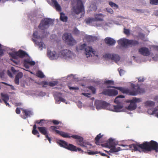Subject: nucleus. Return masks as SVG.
I'll return each instance as SVG.
<instances>
[{
  "label": "nucleus",
  "instance_id": "nucleus-1",
  "mask_svg": "<svg viewBox=\"0 0 158 158\" xmlns=\"http://www.w3.org/2000/svg\"><path fill=\"white\" fill-rule=\"evenodd\" d=\"M129 146L132 150L138 151L140 152H150L152 150L158 152V143L154 140L145 141L141 144H132Z\"/></svg>",
  "mask_w": 158,
  "mask_h": 158
},
{
  "label": "nucleus",
  "instance_id": "nucleus-2",
  "mask_svg": "<svg viewBox=\"0 0 158 158\" xmlns=\"http://www.w3.org/2000/svg\"><path fill=\"white\" fill-rule=\"evenodd\" d=\"M114 87L119 90L123 94L133 96L139 94L143 93L145 92L144 89L140 88L138 84L136 85L132 84L131 85V88L129 89L121 87Z\"/></svg>",
  "mask_w": 158,
  "mask_h": 158
},
{
  "label": "nucleus",
  "instance_id": "nucleus-3",
  "mask_svg": "<svg viewBox=\"0 0 158 158\" xmlns=\"http://www.w3.org/2000/svg\"><path fill=\"white\" fill-rule=\"evenodd\" d=\"M72 4L74 5L73 8V12L77 15H78L81 13L82 15L78 18H81L83 16V13L84 14V8L83 4L81 0H73Z\"/></svg>",
  "mask_w": 158,
  "mask_h": 158
},
{
  "label": "nucleus",
  "instance_id": "nucleus-4",
  "mask_svg": "<svg viewBox=\"0 0 158 158\" xmlns=\"http://www.w3.org/2000/svg\"><path fill=\"white\" fill-rule=\"evenodd\" d=\"M117 143L114 139L110 138L106 143L102 144V146H104L106 147L111 148L110 150L109 151H105L106 152L110 154L109 152L113 153L118 152L121 150V148L120 147L117 148L115 147Z\"/></svg>",
  "mask_w": 158,
  "mask_h": 158
},
{
  "label": "nucleus",
  "instance_id": "nucleus-5",
  "mask_svg": "<svg viewBox=\"0 0 158 158\" xmlns=\"http://www.w3.org/2000/svg\"><path fill=\"white\" fill-rule=\"evenodd\" d=\"M57 143L61 147L64 148L71 151L77 152V151H78L79 152H80V153H83L84 152L81 148H77L76 146L72 144L68 143L65 141L60 140H59Z\"/></svg>",
  "mask_w": 158,
  "mask_h": 158
},
{
  "label": "nucleus",
  "instance_id": "nucleus-6",
  "mask_svg": "<svg viewBox=\"0 0 158 158\" xmlns=\"http://www.w3.org/2000/svg\"><path fill=\"white\" fill-rule=\"evenodd\" d=\"M69 137L66 138H70L72 137L73 139H76V142L77 144L81 147L86 148L87 146L90 145L89 142L84 140V138L81 136L77 135H73L70 136L69 135Z\"/></svg>",
  "mask_w": 158,
  "mask_h": 158
},
{
  "label": "nucleus",
  "instance_id": "nucleus-7",
  "mask_svg": "<svg viewBox=\"0 0 158 158\" xmlns=\"http://www.w3.org/2000/svg\"><path fill=\"white\" fill-rule=\"evenodd\" d=\"M118 44H121L123 47H127L128 46H135L138 45V41L134 40H129L126 39H120L118 41Z\"/></svg>",
  "mask_w": 158,
  "mask_h": 158
},
{
  "label": "nucleus",
  "instance_id": "nucleus-8",
  "mask_svg": "<svg viewBox=\"0 0 158 158\" xmlns=\"http://www.w3.org/2000/svg\"><path fill=\"white\" fill-rule=\"evenodd\" d=\"M53 21L49 18H46L43 19L39 24L38 27L39 29L44 30L48 28L50 24H52Z\"/></svg>",
  "mask_w": 158,
  "mask_h": 158
},
{
  "label": "nucleus",
  "instance_id": "nucleus-9",
  "mask_svg": "<svg viewBox=\"0 0 158 158\" xmlns=\"http://www.w3.org/2000/svg\"><path fill=\"white\" fill-rule=\"evenodd\" d=\"M62 38L69 45L73 46L76 43V40L70 33H64Z\"/></svg>",
  "mask_w": 158,
  "mask_h": 158
},
{
  "label": "nucleus",
  "instance_id": "nucleus-10",
  "mask_svg": "<svg viewBox=\"0 0 158 158\" xmlns=\"http://www.w3.org/2000/svg\"><path fill=\"white\" fill-rule=\"evenodd\" d=\"M9 55L12 58L17 59L19 57L21 58H23L27 55V54L24 51L20 49L18 52H10L9 53Z\"/></svg>",
  "mask_w": 158,
  "mask_h": 158
},
{
  "label": "nucleus",
  "instance_id": "nucleus-11",
  "mask_svg": "<svg viewBox=\"0 0 158 158\" xmlns=\"http://www.w3.org/2000/svg\"><path fill=\"white\" fill-rule=\"evenodd\" d=\"M94 104L97 110L106 109L110 105L109 103L105 101L99 100H96Z\"/></svg>",
  "mask_w": 158,
  "mask_h": 158
},
{
  "label": "nucleus",
  "instance_id": "nucleus-12",
  "mask_svg": "<svg viewBox=\"0 0 158 158\" xmlns=\"http://www.w3.org/2000/svg\"><path fill=\"white\" fill-rule=\"evenodd\" d=\"M102 94L109 96H114L118 94V91L117 90L113 89H104Z\"/></svg>",
  "mask_w": 158,
  "mask_h": 158
},
{
  "label": "nucleus",
  "instance_id": "nucleus-13",
  "mask_svg": "<svg viewBox=\"0 0 158 158\" xmlns=\"http://www.w3.org/2000/svg\"><path fill=\"white\" fill-rule=\"evenodd\" d=\"M49 130L52 132H55L56 134L60 135L64 138L70 137L69 136V134L68 133L55 129V126H51L50 127Z\"/></svg>",
  "mask_w": 158,
  "mask_h": 158
},
{
  "label": "nucleus",
  "instance_id": "nucleus-14",
  "mask_svg": "<svg viewBox=\"0 0 158 158\" xmlns=\"http://www.w3.org/2000/svg\"><path fill=\"white\" fill-rule=\"evenodd\" d=\"M104 57L114 60L116 62L119 60L120 59L119 56L114 54H106L104 56Z\"/></svg>",
  "mask_w": 158,
  "mask_h": 158
},
{
  "label": "nucleus",
  "instance_id": "nucleus-15",
  "mask_svg": "<svg viewBox=\"0 0 158 158\" xmlns=\"http://www.w3.org/2000/svg\"><path fill=\"white\" fill-rule=\"evenodd\" d=\"M85 54L87 56V57L88 58L90 56H92V55H95L96 52L92 48V47L87 46L85 48Z\"/></svg>",
  "mask_w": 158,
  "mask_h": 158
},
{
  "label": "nucleus",
  "instance_id": "nucleus-16",
  "mask_svg": "<svg viewBox=\"0 0 158 158\" xmlns=\"http://www.w3.org/2000/svg\"><path fill=\"white\" fill-rule=\"evenodd\" d=\"M61 55L64 57L70 58L72 55V52L67 49L64 50L60 51Z\"/></svg>",
  "mask_w": 158,
  "mask_h": 158
},
{
  "label": "nucleus",
  "instance_id": "nucleus-17",
  "mask_svg": "<svg viewBox=\"0 0 158 158\" xmlns=\"http://www.w3.org/2000/svg\"><path fill=\"white\" fill-rule=\"evenodd\" d=\"M139 52L141 54L144 56H148L150 54L148 49L146 47H142L139 48Z\"/></svg>",
  "mask_w": 158,
  "mask_h": 158
},
{
  "label": "nucleus",
  "instance_id": "nucleus-18",
  "mask_svg": "<svg viewBox=\"0 0 158 158\" xmlns=\"http://www.w3.org/2000/svg\"><path fill=\"white\" fill-rule=\"evenodd\" d=\"M104 41L106 44L109 46L114 45L116 42V41L113 39L108 37L105 38Z\"/></svg>",
  "mask_w": 158,
  "mask_h": 158
},
{
  "label": "nucleus",
  "instance_id": "nucleus-19",
  "mask_svg": "<svg viewBox=\"0 0 158 158\" xmlns=\"http://www.w3.org/2000/svg\"><path fill=\"white\" fill-rule=\"evenodd\" d=\"M47 54L48 56L51 59H56L57 57V55L55 51L52 52L50 50H48Z\"/></svg>",
  "mask_w": 158,
  "mask_h": 158
},
{
  "label": "nucleus",
  "instance_id": "nucleus-20",
  "mask_svg": "<svg viewBox=\"0 0 158 158\" xmlns=\"http://www.w3.org/2000/svg\"><path fill=\"white\" fill-rule=\"evenodd\" d=\"M38 129L39 131L43 135H46L47 133L48 132V129L47 127H38Z\"/></svg>",
  "mask_w": 158,
  "mask_h": 158
},
{
  "label": "nucleus",
  "instance_id": "nucleus-21",
  "mask_svg": "<svg viewBox=\"0 0 158 158\" xmlns=\"http://www.w3.org/2000/svg\"><path fill=\"white\" fill-rule=\"evenodd\" d=\"M95 21H102L103 20V18L104 15L102 14H96L94 15Z\"/></svg>",
  "mask_w": 158,
  "mask_h": 158
},
{
  "label": "nucleus",
  "instance_id": "nucleus-22",
  "mask_svg": "<svg viewBox=\"0 0 158 158\" xmlns=\"http://www.w3.org/2000/svg\"><path fill=\"white\" fill-rule=\"evenodd\" d=\"M23 112L24 115L23 118L24 119L26 118L27 117L32 115V112L27 110L23 109Z\"/></svg>",
  "mask_w": 158,
  "mask_h": 158
},
{
  "label": "nucleus",
  "instance_id": "nucleus-23",
  "mask_svg": "<svg viewBox=\"0 0 158 158\" xmlns=\"http://www.w3.org/2000/svg\"><path fill=\"white\" fill-rule=\"evenodd\" d=\"M23 76V73L22 72L18 73L16 76L15 79V83L17 85L19 84V79Z\"/></svg>",
  "mask_w": 158,
  "mask_h": 158
},
{
  "label": "nucleus",
  "instance_id": "nucleus-24",
  "mask_svg": "<svg viewBox=\"0 0 158 158\" xmlns=\"http://www.w3.org/2000/svg\"><path fill=\"white\" fill-rule=\"evenodd\" d=\"M32 40L39 46V48H41V50L43 48H44L45 47V44L42 41H40V42H37L33 38L32 39Z\"/></svg>",
  "mask_w": 158,
  "mask_h": 158
},
{
  "label": "nucleus",
  "instance_id": "nucleus-25",
  "mask_svg": "<svg viewBox=\"0 0 158 158\" xmlns=\"http://www.w3.org/2000/svg\"><path fill=\"white\" fill-rule=\"evenodd\" d=\"M86 38L88 42H94L96 41L98 39L97 37L93 36L91 35H88L86 36Z\"/></svg>",
  "mask_w": 158,
  "mask_h": 158
},
{
  "label": "nucleus",
  "instance_id": "nucleus-26",
  "mask_svg": "<svg viewBox=\"0 0 158 158\" xmlns=\"http://www.w3.org/2000/svg\"><path fill=\"white\" fill-rule=\"evenodd\" d=\"M52 4H54L56 10L58 11H61V8L60 5L56 0H52Z\"/></svg>",
  "mask_w": 158,
  "mask_h": 158
},
{
  "label": "nucleus",
  "instance_id": "nucleus-27",
  "mask_svg": "<svg viewBox=\"0 0 158 158\" xmlns=\"http://www.w3.org/2000/svg\"><path fill=\"white\" fill-rule=\"evenodd\" d=\"M142 99L140 98H137L136 97L133 98L132 99L129 100L127 101V102L135 103H139L141 102Z\"/></svg>",
  "mask_w": 158,
  "mask_h": 158
},
{
  "label": "nucleus",
  "instance_id": "nucleus-28",
  "mask_svg": "<svg viewBox=\"0 0 158 158\" xmlns=\"http://www.w3.org/2000/svg\"><path fill=\"white\" fill-rule=\"evenodd\" d=\"M125 97L123 95H119L114 100V102L117 104H122L120 98H124Z\"/></svg>",
  "mask_w": 158,
  "mask_h": 158
},
{
  "label": "nucleus",
  "instance_id": "nucleus-29",
  "mask_svg": "<svg viewBox=\"0 0 158 158\" xmlns=\"http://www.w3.org/2000/svg\"><path fill=\"white\" fill-rule=\"evenodd\" d=\"M114 111L118 112L121 111V109L123 108L122 104H117V105L113 106Z\"/></svg>",
  "mask_w": 158,
  "mask_h": 158
},
{
  "label": "nucleus",
  "instance_id": "nucleus-30",
  "mask_svg": "<svg viewBox=\"0 0 158 158\" xmlns=\"http://www.w3.org/2000/svg\"><path fill=\"white\" fill-rule=\"evenodd\" d=\"M137 105L133 103H130V104L127 106V109L130 110H133L136 109Z\"/></svg>",
  "mask_w": 158,
  "mask_h": 158
},
{
  "label": "nucleus",
  "instance_id": "nucleus-31",
  "mask_svg": "<svg viewBox=\"0 0 158 158\" xmlns=\"http://www.w3.org/2000/svg\"><path fill=\"white\" fill-rule=\"evenodd\" d=\"M1 97L2 98V100L4 102L8 101L9 100V96L7 94H4L1 93Z\"/></svg>",
  "mask_w": 158,
  "mask_h": 158
},
{
  "label": "nucleus",
  "instance_id": "nucleus-32",
  "mask_svg": "<svg viewBox=\"0 0 158 158\" xmlns=\"http://www.w3.org/2000/svg\"><path fill=\"white\" fill-rule=\"evenodd\" d=\"M60 20L64 22H66L67 21L68 17L65 16V14L62 12L60 13Z\"/></svg>",
  "mask_w": 158,
  "mask_h": 158
},
{
  "label": "nucleus",
  "instance_id": "nucleus-33",
  "mask_svg": "<svg viewBox=\"0 0 158 158\" xmlns=\"http://www.w3.org/2000/svg\"><path fill=\"white\" fill-rule=\"evenodd\" d=\"M103 135H101V134L98 135L95 138V143L97 145H100L99 140L101 138Z\"/></svg>",
  "mask_w": 158,
  "mask_h": 158
},
{
  "label": "nucleus",
  "instance_id": "nucleus-34",
  "mask_svg": "<svg viewBox=\"0 0 158 158\" xmlns=\"http://www.w3.org/2000/svg\"><path fill=\"white\" fill-rule=\"evenodd\" d=\"M145 104L146 106H152L154 105L155 102L153 101H148L145 102Z\"/></svg>",
  "mask_w": 158,
  "mask_h": 158
},
{
  "label": "nucleus",
  "instance_id": "nucleus-35",
  "mask_svg": "<svg viewBox=\"0 0 158 158\" xmlns=\"http://www.w3.org/2000/svg\"><path fill=\"white\" fill-rule=\"evenodd\" d=\"M86 44H83L77 47H76V49L77 50H82L84 49H85V48L86 47Z\"/></svg>",
  "mask_w": 158,
  "mask_h": 158
},
{
  "label": "nucleus",
  "instance_id": "nucleus-36",
  "mask_svg": "<svg viewBox=\"0 0 158 158\" xmlns=\"http://www.w3.org/2000/svg\"><path fill=\"white\" fill-rule=\"evenodd\" d=\"M37 127L36 124H34L33 126V129L32 131V133L34 135H36L37 134H39V132L36 130Z\"/></svg>",
  "mask_w": 158,
  "mask_h": 158
},
{
  "label": "nucleus",
  "instance_id": "nucleus-37",
  "mask_svg": "<svg viewBox=\"0 0 158 158\" xmlns=\"http://www.w3.org/2000/svg\"><path fill=\"white\" fill-rule=\"evenodd\" d=\"M86 23L89 24L95 21V19L93 18H89L85 19Z\"/></svg>",
  "mask_w": 158,
  "mask_h": 158
},
{
  "label": "nucleus",
  "instance_id": "nucleus-38",
  "mask_svg": "<svg viewBox=\"0 0 158 158\" xmlns=\"http://www.w3.org/2000/svg\"><path fill=\"white\" fill-rule=\"evenodd\" d=\"M88 88L92 92L93 94H94L96 93V89L94 87L92 86H88Z\"/></svg>",
  "mask_w": 158,
  "mask_h": 158
},
{
  "label": "nucleus",
  "instance_id": "nucleus-39",
  "mask_svg": "<svg viewBox=\"0 0 158 158\" xmlns=\"http://www.w3.org/2000/svg\"><path fill=\"white\" fill-rule=\"evenodd\" d=\"M109 5L112 7H115L116 9H117L118 8V6L115 3L113 2H109Z\"/></svg>",
  "mask_w": 158,
  "mask_h": 158
},
{
  "label": "nucleus",
  "instance_id": "nucleus-40",
  "mask_svg": "<svg viewBox=\"0 0 158 158\" xmlns=\"http://www.w3.org/2000/svg\"><path fill=\"white\" fill-rule=\"evenodd\" d=\"M36 75L38 77L41 78L44 77L43 73L40 71H39L37 73Z\"/></svg>",
  "mask_w": 158,
  "mask_h": 158
},
{
  "label": "nucleus",
  "instance_id": "nucleus-41",
  "mask_svg": "<svg viewBox=\"0 0 158 158\" xmlns=\"http://www.w3.org/2000/svg\"><path fill=\"white\" fill-rule=\"evenodd\" d=\"M58 83L57 81H53L52 82H50L48 83V85L51 87H53L56 85Z\"/></svg>",
  "mask_w": 158,
  "mask_h": 158
},
{
  "label": "nucleus",
  "instance_id": "nucleus-42",
  "mask_svg": "<svg viewBox=\"0 0 158 158\" xmlns=\"http://www.w3.org/2000/svg\"><path fill=\"white\" fill-rule=\"evenodd\" d=\"M104 83L106 85H114V82L112 80H108L105 81Z\"/></svg>",
  "mask_w": 158,
  "mask_h": 158
},
{
  "label": "nucleus",
  "instance_id": "nucleus-43",
  "mask_svg": "<svg viewBox=\"0 0 158 158\" xmlns=\"http://www.w3.org/2000/svg\"><path fill=\"white\" fill-rule=\"evenodd\" d=\"M58 102L61 101L65 103L66 104H67V102L66 100L63 98L60 97H58Z\"/></svg>",
  "mask_w": 158,
  "mask_h": 158
},
{
  "label": "nucleus",
  "instance_id": "nucleus-44",
  "mask_svg": "<svg viewBox=\"0 0 158 158\" xmlns=\"http://www.w3.org/2000/svg\"><path fill=\"white\" fill-rule=\"evenodd\" d=\"M85 153H87L89 155H94L98 153V151H95V152L92 151H90L89 152H85Z\"/></svg>",
  "mask_w": 158,
  "mask_h": 158
},
{
  "label": "nucleus",
  "instance_id": "nucleus-45",
  "mask_svg": "<svg viewBox=\"0 0 158 158\" xmlns=\"http://www.w3.org/2000/svg\"><path fill=\"white\" fill-rule=\"evenodd\" d=\"M33 37L36 39H38L40 37V36L38 35V32L37 31H34L33 34Z\"/></svg>",
  "mask_w": 158,
  "mask_h": 158
},
{
  "label": "nucleus",
  "instance_id": "nucleus-46",
  "mask_svg": "<svg viewBox=\"0 0 158 158\" xmlns=\"http://www.w3.org/2000/svg\"><path fill=\"white\" fill-rule=\"evenodd\" d=\"M150 3L152 5H158V0H150Z\"/></svg>",
  "mask_w": 158,
  "mask_h": 158
},
{
  "label": "nucleus",
  "instance_id": "nucleus-47",
  "mask_svg": "<svg viewBox=\"0 0 158 158\" xmlns=\"http://www.w3.org/2000/svg\"><path fill=\"white\" fill-rule=\"evenodd\" d=\"M49 122H52L54 125H58L60 123V122L55 120H50Z\"/></svg>",
  "mask_w": 158,
  "mask_h": 158
},
{
  "label": "nucleus",
  "instance_id": "nucleus-48",
  "mask_svg": "<svg viewBox=\"0 0 158 158\" xmlns=\"http://www.w3.org/2000/svg\"><path fill=\"white\" fill-rule=\"evenodd\" d=\"M27 63H28L29 64L32 66L35 64V63L34 61H30V60H27Z\"/></svg>",
  "mask_w": 158,
  "mask_h": 158
},
{
  "label": "nucleus",
  "instance_id": "nucleus-49",
  "mask_svg": "<svg viewBox=\"0 0 158 158\" xmlns=\"http://www.w3.org/2000/svg\"><path fill=\"white\" fill-rule=\"evenodd\" d=\"M45 120L44 119H41L40 120H36L35 123V124L37 123V124H40V125L42 126L43 125V124H42V122L44 121Z\"/></svg>",
  "mask_w": 158,
  "mask_h": 158
},
{
  "label": "nucleus",
  "instance_id": "nucleus-50",
  "mask_svg": "<svg viewBox=\"0 0 158 158\" xmlns=\"http://www.w3.org/2000/svg\"><path fill=\"white\" fill-rule=\"evenodd\" d=\"M4 50L2 49V45L0 44V56H2L4 54Z\"/></svg>",
  "mask_w": 158,
  "mask_h": 158
},
{
  "label": "nucleus",
  "instance_id": "nucleus-51",
  "mask_svg": "<svg viewBox=\"0 0 158 158\" xmlns=\"http://www.w3.org/2000/svg\"><path fill=\"white\" fill-rule=\"evenodd\" d=\"M27 60H24V66L27 69H29V64L28 63H27Z\"/></svg>",
  "mask_w": 158,
  "mask_h": 158
},
{
  "label": "nucleus",
  "instance_id": "nucleus-52",
  "mask_svg": "<svg viewBox=\"0 0 158 158\" xmlns=\"http://www.w3.org/2000/svg\"><path fill=\"white\" fill-rule=\"evenodd\" d=\"M106 9L107 12H108V13H109L111 14H112L113 13V10L111 8H106Z\"/></svg>",
  "mask_w": 158,
  "mask_h": 158
},
{
  "label": "nucleus",
  "instance_id": "nucleus-53",
  "mask_svg": "<svg viewBox=\"0 0 158 158\" xmlns=\"http://www.w3.org/2000/svg\"><path fill=\"white\" fill-rule=\"evenodd\" d=\"M73 33L75 34L78 35L79 33V31L76 28H75L74 29Z\"/></svg>",
  "mask_w": 158,
  "mask_h": 158
},
{
  "label": "nucleus",
  "instance_id": "nucleus-54",
  "mask_svg": "<svg viewBox=\"0 0 158 158\" xmlns=\"http://www.w3.org/2000/svg\"><path fill=\"white\" fill-rule=\"evenodd\" d=\"M43 87H46L47 85H48V83L47 81H43L42 82Z\"/></svg>",
  "mask_w": 158,
  "mask_h": 158
},
{
  "label": "nucleus",
  "instance_id": "nucleus-55",
  "mask_svg": "<svg viewBox=\"0 0 158 158\" xmlns=\"http://www.w3.org/2000/svg\"><path fill=\"white\" fill-rule=\"evenodd\" d=\"M69 88L70 90H78L79 89V88L78 87H74L69 86Z\"/></svg>",
  "mask_w": 158,
  "mask_h": 158
},
{
  "label": "nucleus",
  "instance_id": "nucleus-56",
  "mask_svg": "<svg viewBox=\"0 0 158 158\" xmlns=\"http://www.w3.org/2000/svg\"><path fill=\"white\" fill-rule=\"evenodd\" d=\"M138 81L139 82H143L144 81L145 79L144 78L142 77H140L138 78Z\"/></svg>",
  "mask_w": 158,
  "mask_h": 158
},
{
  "label": "nucleus",
  "instance_id": "nucleus-57",
  "mask_svg": "<svg viewBox=\"0 0 158 158\" xmlns=\"http://www.w3.org/2000/svg\"><path fill=\"white\" fill-rule=\"evenodd\" d=\"M81 94L85 96L88 97V98L90 97V96L91 95L90 94L86 93H82Z\"/></svg>",
  "mask_w": 158,
  "mask_h": 158
},
{
  "label": "nucleus",
  "instance_id": "nucleus-58",
  "mask_svg": "<svg viewBox=\"0 0 158 158\" xmlns=\"http://www.w3.org/2000/svg\"><path fill=\"white\" fill-rule=\"evenodd\" d=\"M124 33L126 35H128L130 34V30L129 29H124Z\"/></svg>",
  "mask_w": 158,
  "mask_h": 158
},
{
  "label": "nucleus",
  "instance_id": "nucleus-59",
  "mask_svg": "<svg viewBox=\"0 0 158 158\" xmlns=\"http://www.w3.org/2000/svg\"><path fill=\"white\" fill-rule=\"evenodd\" d=\"M15 112L17 114H20V109L19 108H17L16 109Z\"/></svg>",
  "mask_w": 158,
  "mask_h": 158
},
{
  "label": "nucleus",
  "instance_id": "nucleus-60",
  "mask_svg": "<svg viewBox=\"0 0 158 158\" xmlns=\"http://www.w3.org/2000/svg\"><path fill=\"white\" fill-rule=\"evenodd\" d=\"M119 73L120 76L123 75L124 73V71L122 69H120L119 71Z\"/></svg>",
  "mask_w": 158,
  "mask_h": 158
},
{
  "label": "nucleus",
  "instance_id": "nucleus-61",
  "mask_svg": "<svg viewBox=\"0 0 158 158\" xmlns=\"http://www.w3.org/2000/svg\"><path fill=\"white\" fill-rule=\"evenodd\" d=\"M98 153H99L102 156H107V155L104 153L101 152H100L98 151Z\"/></svg>",
  "mask_w": 158,
  "mask_h": 158
},
{
  "label": "nucleus",
  "instance_id": "nucleus-62",
  "mask_svg": "<svg viewBox=\"0 0 158 158\" xmlns=\"http://www.w3.org/2000/svg\"><path fill=\"white\" fill-rule=\"evenodd\" d=\"M77 106L78 107L80 108H81L82 106V103L80 102V101H79L77 103Z\"/></svg>",
  "mask_w": 158,
  "mask_h": 158
},
{
  "label": "nucleus",
  "instance_id": "nucleus-63",
  "mask_svg": "<svg viewBox=\"0 0 158 158\" xmlns=\"http://www.w3.org/2000/svg\"><path fill=\"white\" fill-rule=\"evenodd\" d=\"M11 70L12 72L14 73H15L16 72V71L15 70V69L13 67H11Z\"/></svg>",
  "mask_w": 158,
  "mask_h": 158
},
{
  "label": "nucleus",
  "instance_id": "nucleus-64",
  "mask_svg": "<svg viewBox=\"0 0 158 158\" xmlns=\"http://www.w3.org/2000/svg\"><path fill=\"white\" fill-rule=\"evenodd\" d=\"M8 101H6V102H4V103H5L6 105L8 107H10V104L7 102Z\"/></svg>",
  "mask_w": 158,
  "mask_h": 158
}]
</instances>
